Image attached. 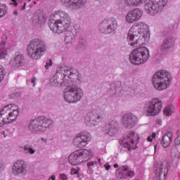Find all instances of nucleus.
<instances>
[{
    "mask_svg": "<svg viewBox=\"0 0 180 180\" xmlns=\"http://www.w3.org/2000/svg\"><path fill=\"white\" fill-rule=\"evenodd\" d=\"M81 79H82V78H81V75L77 74V81H76V83H75V82H73V83L75 84L74 86H77V84H81V82H82Z\"/></svg>",
    "mask_w": 180,
    "mask_h": 180,
    "instance_id": "4c0bfd02",
    "label": "nucleus"
},
{
    "mask_svg": "<svg viewBox=\"0 0 180 180\" xmlns=\"http://www.w3.org/2000/svg\"><path fill=\"white\" fill-rule=\"evenodd\" d=\"M11 107H12V104L4 106L0 111V115L6 119L7 116H9Z\"/></svg>",
    "mask_w": 180,
    "mask_h": 180,
    "instance_id": "cd10ccee",
    "label": "nucleus"
},
{
    "mask_svg": "<svg viewBox=\"0 0 180 180\" xmlns=\"http://www.w3.org/2000/svg\"><path fill=\"white\" fill-rule=\"evenodd\" d=\"M5 56H8V51H6V49H0V58L5 57Z\"/></svg>",
    "mask_w": 180,
    "mask_h": 180,
    "instance_id": "e433bc0d",
    "label": "nucleus"
},
{
    "mask_svg": "<svg viewBox=\"0 0 180 180\" xmlns=\"http://www.w3.org/2000/svg\"><path fill=\"white\" fill-rule=\"evenodd\" d=\"M2 169H4V165L0 162V171H2Z\"/></svg>",
    "mask_w": 180,
    "mask_h": 180,
    "instance_id": "8fccbe9b",
    "label": "nucleus"
},
{
    "mask_svg": "<svg viewBox=\"0 0 180 180\" xmlns=\"http://www.w3.org/2000/svg\"><path fill=\"white\" fill-rule=\"evenodd\" d=\"M146 116H157L162 109V101L160 98H153L144 105Z\"/></svg>",
    "mask_w": 180,
    "mask_h": 180,
    "instance_id": "1a4fd4ad",
    "label": "nucleus"
},
{
    "mask_svg": "<svg viewBox=\"0 0 180 180\" xmlns=\"http://www.w3.org/2000/svg\"><path fill=\"white\" fill-rule=\"evenodd\" d=\"M172 137L173 134L171 131L165 134L160 141L161 146H162L164 148H168V146H171V143L172 142Z\"/></svg>",
    "mask_w": 180,
    "mask_h": 180,
    "instance_id": "aec40b11",
    "label": "nucleus"
},
{
    "mask_svg": "<svg viewBox=\"0 0 180 180\" xmlns=\"http://www.w3.org/2000/svg\"><path fill=\"white\" fill-rule=\"evenodd\" d=\"M94 157L92 151L86 149H79L71 153L68 157V162L72 165H79L84 161H89Z\"/></svg>",
    "mask_w": 180,
    "mask_h": 180,
    "instance_id": "0eeeda50",
    "label": "nucleus"
},
{
    "mask_svg": "<svg viewBox=\"0 0 180 180\" xmlns=\"http://www.w3.org/2000/svg\"><path fill=\"white\" fill-rule=\"evenodd\" d=\"M27 165L24 160H18L13 165L12 173L15 176H22L26 175Z\"/></svg>",
    "mask_w": 180,
    "mask_h": 180,
    "instance_id": "4468645a",
    "label": "nucleus"
},
{
    "mask_svg": "<svg viewBox=\"0 0 180 180\" xmlns=\"http://www.w3.org/2000/svg\"><path fill=\"white\" fill-rule=\"evenodd\" d=\"M154 167L155 176L158 177V180H166L168 168H167V166H164V162H156Z\"/></svg>",
    "mask_w": 180,
    "mask_h": 180,
    "instance_id": "ddd939ff",
    "label": "nucleus"
},
{
    "mask_svg": "<svg viewBox=\"0 0 180 180\" xmlns=\"http://www.w3.org/2000/svg\"><path fill=\"white\" fill-rule=\"evenodd\" d=\"M47 51V45L44 41L39 39H32L27 45V53L30 58L39 60L44 56Z\"/></svg>",
    "mask_w": 180,
    "mask_h": 180,
    "instance_id": "20e7f679",
    "label": "nucleus"
},
{
    "mask_svg": "<svg viewBox=\"0 0 180 180\" xmlns=\"http://www.w3.org/2000/svg\"><path fill=\"white\" fill-rule=\"evenodd\" d=\"M62 75V79H64L65 77H68L69 79H71L72 81V78H74V76L75 75V73H74V70L68 68H62L61 73Z\"/></svg>",
    "mask_w": 180,
    "mask_h": 180,
    "instance_id": "a878e982",
    "label": "nucleus"
},
{
    "mask_svg": "<svg viewBox=\"0 0 180 180\" xmlns=\"http://www.w3.org/2000/svg\"><path fill=\"white\" fill-rule=\"evenodd\" d=\"M119 123L116 121H111L103 127V131L105 134L112 136L117 133Z\"/></svg>",
    "mask_w": 180,
    "mask_h": 180,
    "instance_id": "6ab92c4d",
    "label": "nucleus"
},
{
    "mask_svg": "<svg viewBox=\"0 0 180 180\" xmlns=\"http://www.w3.org/2000/svg\"><path fill=\"white\" fill-rule=\"evenodd\" d=\"M9 65L13 70H19L25 67V56L20 53H15L13 58L10 60Z\"/></svg>",
    "mask_w": 180,
    "mask_h": 180,
    "instance_id": "f8f14e48",
    "label": "nucleus"
},
{
    "mask_svg": "<svg viewBox=\"0 0 180 180\" xmlns=\"http://www.w3.org/2000/svg\"><path fill=\"white\" fill-rule=\"evenodd\" d=\"M156 123L157 124H161V123H162V121H161V120H157Z\"/></svg>",
    "mask_w": 180,
    "mask_h": 180,
    "instance_id": "de8ad7c7",
    "label": "nucleus"
},
{
    "mask_svg": "<svg viewBox=\"0 0 180 180\" xmlns=\"http://www.w3.org/2000/svg\"><path fill=\"white\" fill-rule=\"evenodd\" d=\"M32 22L34 25H39V23H41V19L40 18V15L38 13H35L32 17Z\"/></svg>",
    "mask_w": 180,
    "mask_h": 180,
    "instance_id": "2f4dec72",
    "label": "nucleus"
},
{
    "mask_svg": "<svg viewBox=\"0 0 180 180\" xmlns=\"http://www.w3.org/2000/svg\"><path fill=\"white\" fill-rule=\"evenodd\" d=\"M127 6H140L144 0H124Z\"/></svg>",
    "mask_w": 180,
    "mask_h": 180,
    "instance_id": "c85d7f7f",
    "label": "nucleus"
},
{
    "mask_svg": "<svg viewBox=\"0 0 180 180\" xmlns=\"http://www.w3.org/2000/svg\"><path fill=\"white\" fill-rule=\"evenodd\" d=\"M174 112V107L169 105L167 106L164 110V115L166 116H171Z\"/></svg>",
    "mask_w": 180,
    "mask_h": 180,
    "instance_id": "7c9ffc66",
    "label": "nucleus"
},
{
    "mask_svg": "<svg viewBox=\"0 0 180 180\" xmlns=\"http://www.w3.org/2000/svg\"><path fill=\"white\" fill-rule=\"evenodd\" d=\"M172 82L171 73L167 70H160L156 72L152 78V84L158 91H164L167 89L169 85Z\"/></svg>",
    "mask_w": 180,
    "mask_h": 180,
    "instance_id": "39448f33",
    "label": "nucleus"
},
{
    "mask_svg": "<svg viewBox=\"0 0 180 180\" xmlns=\"http://www.w3.org/2000/svg\"><path fill=\"white\" fill-rule=\"evenodd\" d=\"M8 123H10V122L0 114V127L4 126V124H8Z\"/></svg>",
    "mask_w": 180,
    "mask_h": 180,
    "instance_id": "f704fd0d",
    "label": "nucleus"
},
{
    "mask_svg": "<svg viewBox=\"0 0 180 180\" xmlns=\"http://www.w3.org/2000/svg\"><path fill=\"white\" fill-rule=\"evenodd\" d=\"M114 168H119V165L115 164L114 165Z\"/></svg>",
    "mask_w": 180,
    "mask_h": 180,
    "instance_id": "5fc2aeb1",
    "label": "nucleus"
},
{
    "mask_svg": "<svg viewBox=\"0 0 180 180\" xmlns=\"http://www.w3.org/2000/svg\"><path fill=\"white\" fill-rule=\"evenodd\" d=\"M32 83L33 84V86L36 85V77L32 79Z\"/></svg>",
    "mask_w": 180,
    "mask_h": 180,
    "instance_id": "37998d69",
    "label": "nucleus"
},
{
    "mask_svg": "<svg viewBox=\"0 0 180 180\" xmlns=\"http://www.w3.org/2000/svg\"><path fill=\"white\" fill-rule=\"evenodd\" d=\"M98 164L96 160L89 161L86 163L87 166V174H93L94 173V168H95V165Z\"/></svg>",
    "mask_w": 180,
    "mask_h": 180,
    "instance_id": "c756f323",
    "label": "nucleus"
},
{
    "mask_svg": "<svg viewBox=\"0 0 180 180\" xmlns=\"http://www.w3.org/2000/svg\"><path fill=\"white\" fill-rule=\"evenodd\" d=\"M139 119L133 113L124 114L122 117V124L126 129H133L137 124Z\"/></svg>",
    "mask_w": 180,
    "mask_h": 180,
    "instance_id": "f3484780",
    "label": "nucleus"
},
{
    "mask_svg": "<svg viewBox=\"0 0 180 180\" xmlns=\"http://www.w3.org/2000/svg\"><path fill=\"white\" fill-rule=\"evenodd\" d=\"M51 65H53V60L51 59H49V60H48L46 63V65H45L46 70H49V67H51Z\"/></svg>",
    "mask_w": 180,
    "mask_h": 180,
    "instance_id": "58836bf2",
    "label": "nucleus"
},
{
    "mask_svg": "<svg viewBox=\"0 0 180 180\" xmlns=\"http://www.w3.org/2000/svg\"><path fill=\"white\" fill-rule=\"evenodd\" d=\"M29 1V2H30V1H32V0H28Z\"/></svg>",
    "mask_w": 180,
    "mask_h": 180,
    "instance_id": "bf43d9fd",
    "label": "nucleus"
},
{
    "mask_svg": "<svg viewBox=\"0 0 180 180\" xmlns=\"http://www.w3.org/2000/svg\"><path fill=\"white\" fill-rule=\"evenodd\" d=\"M175 47V40L174 37H166L162 41L160 50L162 53H169Z\"/></svg>",
    "mask_w": 180,
    "mask_h": 180,
    "instance_id": "dca6fc26",
    "label": "nucleus"
},
{
    "mask_svg": "<svg viewBox=\"0 0 180 180\" xmlns=\"http://www.w3.org/2000/svg\"><path fill=\"white\" fill-rule=\"evenodd\" d=\"M6 5L0 4V18L6 15Z\"/></svg>",
    "mask_w": 180,
    "mask_h": 180,
    "instance_id": "473e14b6",
    "label": "nucleus"
},
{
    "mask_svg": "<svg viewBox=\"0 0 180 180\" xmlns=\"http://www.w3.org/2000/svg\"><path fill=\"white\" fill-rule=\"evenodd\" d=\"M5 77V68L0 65V82L4 80Z\"/></svg>",
    "mask_w": 180,
    "mask_h": 180,
    "instance_id": "c9c22d12",
    "label": "nucleus"
},
{
    "mask_svg": "<svg viewBox=\"0 0 180 180\" xmlns=\"http://www.w3.org/2000/svg\"><path fill=\"white\" fill-rule=\"evenodd\" d=\"M127 171H129V167L121 166L116 171V177L119 178V179H125V178H127Z\"/></svg>",
    "mask_w": 180,
    "mask_h": 180,
    "instance_id": "4be33fe9",
    "label": "nucleus"
},
{
    "mask_svg": "<svg viewBox=\"0 0 180 180\" xmlns=\"http://www.w3.org/2000/svg\"><path fill=\"white\" fill-rule=\"evenodd\" d=\"M18 115L19 110L13 108V106L11 105V108L8 115H7L6 120H8V122L9 120H11V122H15L18 118Z\"/></svg>",
    "mask_w": 180,
    "mask_h": 180,
    "instance_id": "5701e85b",
    "label": "nucleus"
},
{
    "mask_svg": "<svg viewBox=\"0 0 180 180\" xmlns=\"http://www.w3.org/2000/svg\"><path fill=\"white\" fill-rule=\"evenodd\" d=\"M104 167H105V169H106L107 171H109V169H110V165H108V163H106V164L104 165Z\"/></svg>",
    "mask_w": 180,
    "mask_h": 180,
    "instance_id": "79ce46f5",
    "label": "nucleus"
},
{
    "mask_svg": "<svg viewBox=\"0 0 180 180\" xmlns=\"http://www.w3.org/2000/svg\"><path fill=\"white\" fill-rule=\"evenodd\" d=\"M34 5H37V2L34 1Z\"/></svg>",
    "mask_w": 180,
    "mask_h": 180,
    "instance_id": "6e6d98bb",
    "label": "nucleus"
},
{
    "mask_svg": "<svg viewBox=\"0 0 180 180\" xmlns=\"http://www.w3.org/2000/svg\"><path fill=\"white\" fill-rule=\"evenodd\" d=\"M79 49H85L86 47V40L84 39H80L78 44Z\"/></svg>",
    "mask_w": 180,
    "mask_h": 180,
    "instance_id": "72a5a7b5",
    "label": "nucleus"
},
{
    "mask_svg": "<svg viewBox=\"0 0 180 180\" xmlns=\"http://www.w3.org/2000/svg\"><path fill=\"white\" fill-rule=\"evenodd\" d=\"M91 141V134L87 131H82L76 136L73 139V146L77 148H84Z\"/></svg>",
    "mask_w": 180,
    "mask_h": 180,
    "instance_id": "9b49d317",
    "label": "nucleus"
},
{
    "mask_svg": "<svg viewBox=\"0 0 180 180\" xmlns=\"http://www.w3.org/2000/svg\"><path fill=\"white\" fill-rule=\"evenodd\" d=\"M168 0H148L145 4V11L149 15L155 16L159 12H162V9L167 6Z\"/></svg>",
    "mask_w": 180,
    "mask_h": 180,
    "instance_id": "6e6552de",
    "label": "nucleus"
},
{
    "mask_svg": "<svg viewBox=\"0 0 180 180\" xmlns=\"http://www.w3.org/2000/svg\"><path fill=\"white\" fill-rule=\"evenodd\" d=\"M26 9V3H24L23 6L21 8V11H25Z\"/></svg>",
    "mask_w": 180,
    "mask_h": 180,
    "instance_id": "a18cd8bd",
    "label": "nucleus"
},
{
    "mask_svg": "<svg viewBox=\"0 0 180 180\" xmlns=\"http://www.w3.org/2000/svg\"><path fill=\"white\" fill-rule=\"evenodd\" d=\"M63 5H70V6H73V8H79L81 5L86 4V0H61Z\"/></svg>",
    "mask_w": 180,
    "mask_h": 180,
    "instance_id": "412c9836",
    "label": "nucleus"
},
{
    "mask_svg": "<svg viewBox=\"0 0 180 180\" xmlns=\"http://www.w3.org/2000/svg\"><path fill=\"white\" fill-rule=\"evenodd\" d=\"M60 179L62 180H67V179H68V177L65 174H61L60 175Z\"/></svg>",
    "mask_w": 180,
    "mask_h": 180,
    "instance_id": "a19ab883",
    "label": "nucleus"
},
{
    "mask_svg": "<svg viewBox=\"0 0 180 180\" xmlns=\"http://www.w3.org/2000/svg\"><path fill=\"white\" fill-rule=\"evenodd\" d=\"M49 26L53 33L61 34L70 29L71 17L65 11L61 10L56 11V13L50 17Z\"/></svg>",
    "mask_w": 180,
    "mask_h": 180,
    "instance_id": "7ed1b4c3",
    "label": "nucleus"
},
{
    "mask_svg": "<svg viewBox=\"0 0 180 180\" xmlns=\"http://www.w3.org/2000/svg\"><path fill=\"white\" fill-rule=\"evenodd\" d=\"M12 2H14V6H18V2H16V0H11Z\"/></svg>",
    "mask_w": 180,
    "mask_h": 180,
    "instance_id": "09e8293b",
    "label": "nucleus"
},
{
    "mask_svg": "<svg viewBox=\"0 0 180 180\" xmlns=\"http://www.w3.org/2000/svg\"><path fill=\"white\" fill-rule=\"evenodd\" d=\"M48 180H56V176L53 175Z\"/></svg>",
    "mask_w": 180,
    "mask_h": 180,
    "instance_id": "49530a36",
    "label": "nucleus"
},
{
    "mask_svg": "<svg viewBox=\"0 0 180 180\" xmlns=\"http://www.w3.org/2000/svg\"><path fill=\"white\" fill-rule=\"evenodd\" d=\"M20 148L21 149L20 151L24 154H34V153H36V150L32 148V146L25 145L24 146H20Z\"/></svg>",
    "mask_w": 180,
    "mask_h": 180,
    "instance_id": "bb28decb",
    "label": "nucleus"
},
{
    "mask_svg": "<svg viewBox=\"0 0 180 180\" xmlns=\"http://www.w3.org/2000/svg\"><path fill=\"white\" fill-rule=\"evenodd\" d=\"M127 176H134V171H130L129 170V167H128V171H127Z\"/></svg>",
    "mask_w": 180,
    "mask_h": 180,
    "instance_id": "ea45409f",
    "label": "nucleus"
},
{
    "mask_svg": "<svg viewBox=\"0 0 180 180\" xmlns=\"http://www.w3.org/2000/svg\"><path fill=\"white\" fill-rule=\"evenodd\" d=\"M53 86H65L64 89V99L68 103H77L84 98V91L81 88L75 86L74 81L65 79L63 81V75L59 72L51 79Z\"/></svg>",
    "mask_w": 180,
    "mask_h": 180,
    "instance_id": "f03ea898",
    "label": "nucleus"
},
{
    "mask_svg": "<svg viewBox=\"0 0 180 180\" xmlns=\"http://www.w3.org/2000/svg\"><path fill=\"white\" fill-rule=\"evenodd\" d=\"M141 16H143V11L140 8H135L127 14L126 20L128 23H134L140 20Z\"/></svg>",
    "mask_w": 180,
    "mask_h": 180,
    "instance_id": "a211bd4d",
    "label": "nucleus"
},
{
    "mask_svg": "<svg viewBox=\"0 0 180 180\" xmlns=\"http://www.w3.org/2000/svg\"><path fill=\"white\" fill-rule=\"evenodd\" d=\"M147 140H148L150 143L153 142V138H152V136H148V139H147Z\"/></svg>",
    "mask_w": 180,
    "mask_h": 180,
    "instance_id": "c03bdc74",
    "label": "nucleus"
},
{
    "mask_svg": "<svg viewBox=\"0 0 180 180\" xmlns=\"http://www.w3.org/2000/svg\"><path fill=\"white\" fill-rule=\"evenodd\" d=\"M77 37V32L72 31H67L65 32V41L67 44L75 41V38Z\"/></svg>",
    "mask_w": 180,
    "mask_h": 180,
    "instance_id": "393cba45",
    "label": "nucleus"
},
{
    "mask_svg": "<svg viewBox=\"0 0 180 180\" xmlns=\"http://www.w3.org/2000/svg\"><path fill=\"white\" fill-rule=\"evenodd\" d=\"M117 29V20L113 18H105L99 24L98 30L104 34H110Z\"/></svg>",
    "mask_w": 180,
    "mask_h": 180,
    "instance_id": "9d476101",
    "label": "nucleus"
},
{
    "mask_svg": "<svg viewBox=\"0 0 180 180\" xmlns=\"http://www.w3.org/2000/svg\"><path fill=\"white\" fill-rule=\"evenodd\" d=\"M136 132L131 131L129 134L126 135L122 140L123 144L121 146V151L129 153L131 150V144H134V136Z\"/></svg>",
    "mask_w": 180,
    "mask_h": 180,
    "instance_id": "2eb2a0df",
    "label": "nucleus"
},
{
    "mask_svg": "<svg viewBox=\"0 0 180 180\" xmlns=\"http://www.w3.org/2000/svg\"><path fill=\"white\" fill-rule=\"evenodd\" d=\"M89 122L94 126L102 122V117L96 113H90L89 116Z\"/></svg>",
    "mask_w": 180,
    "mask_h": 180,
    "instance_id": "b1692460",
    "label": "nucleus"
},
{
    "mask_svg": "<svg viewBox=\"0 0 180 180\" xmlns=\"http://www.w3.org/2000/svg\"><path fill=\"white\" fill-rule=\"evenodd\" d=\"M157 135L155 134V133H153V134H152V138L153 139H155V136H156Z\"/></svg>",
    "mask_w": 180,
    "mask_h": 180,
    "instance_id": "603ef678",
    "label": "nucleus"
},
{
    "mask_svg": "<svg viewBox=\"0 0 180 180\" xmlns=\"http://www.w3.org/2000/svg\"><path fill=\"white\" fill-rule=\"evenodd\" d=\"M137 34H140V37L143 39L148 34H150L148 25L144 22H136L132 25L129 31L127 37L128 43L133 47H138L134 49L129 55V61L134 65L144 64L150 58V51L148 49L141 47L144 44V41L141 39H138L134 41V37H137Z\"/></svg>",
    "mask_w": 180,
    "mask_h": 180,
    "instance_id": "f257e3e1",
    "label": "nucleus"
},
{
    "mask_svg": "<svg viewBox=\"0 0 180 180\" xmlns=\"http://www.w3.org/2000/svg\"><path fill=\"white\" fill-rule=\"evenodd\" d=\"M51 126H53V120L41 116L31 120L29 122L28 129L31 133H38V131H46Z\"/></svg>",
    "mask_w": 180,
    "mask_h": 180,
    "instance_id": "423d86ee",
    "label": "nucleus"
},
{
    "mask_svg": "<svg viewBox=\"0 0 180 180\" xmlns=\"http://www.w3.org/2000/svg\"><path fill=\"white\" fill-rule=\"evenodd\" d=\"M98 160L99 161V162H101V159H98Z\"/></svg>",
    "mask_w": 180,
    "mask_h": 180,
    "instance_id": "13d9d810",
    "label": "nucleus"
},
{
    "mask_svg": "<svg viewBox=\"0 0 180 180\" xmlns=\"http://www.w3.org/2000/svg\"><path fill=\"white\" fill-rule=\"evenodd\" d=\"M13 15H15V16H18V11H13Z\"/></svg>",
    "mask_w": 180,
    "mask_h": 180,
    "instance_id": "3c124183",
    "label": "nucleus"
},
{
    "mask_svg": "<svg viewBox=\"0 0 180 180\" xmlns=\"http://www.w3.org/2000/svg\"><path fill=\"white\" fill-rule=\"evenodd\" d=\"M157 147H158V146L157 144L154 146L155 153V151H157Z\"/></svg>",
    "mask_w": 180,
    "mask_h": 180,
    "instance_id": "864d4df0",
    "label": "nucleus"
},
{
    "mask_svg": "<svg viewBox=\"0 0 180 180\" xmlns=\"http://www.w3.org/2000/svg\"><path fill=\"white\" fill-rule=\"evenodd\" d=\"M75 174H78V171H76V172H75Z\"/></svg>",
    "mask_w": 180,
    "mask_h": 180,
    "instance_id": "4d7b16f0",
    "label": "nucleus"
}]
</instances>
